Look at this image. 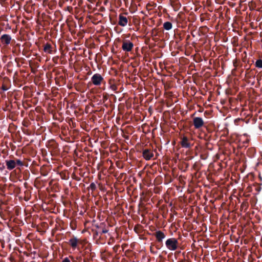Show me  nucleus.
I'll return each instance as SVG.
<instances>
[{
    "instance_id": "5",
    "label": "nucleus",
    "mask_w": 262,
    "mask_h": 262,
    "mask_svg": "<svg viewBox=\"0 0 262 262\" xmlns=\"http://www.w3.org/2000/svg\"><path fill=\"white\" fill-rule=\"evenodd\" d=\"M204 121L202 118L199 117L193 118V124L195 129H200L204 125Z\"/></svg>"
},
{
    "instance_id": "16",
    "label": "nucleus",
    "mask_w": 262,
    "mask_h": 262,
    "mask_svg": "<svg viewBox=\"0 0 262 262\" xmlns=\"http://www.w3.org/2000/svg\"><path fill=\"white\" fill-rule=\"evenodd\" d=\"M255 65L257 68H262V60L260 59H257L255 62Z\"/></svg>"
},
{
    "instance_id": "9",
    "label": "nucleus",
    "mask_w": 262,
    "mask_h": 262,
    "mask_svg": "<svg viewBox=\"0 0 262 262\" xmlns=\"http://www.w3.org/2000/svg\"><path fill=\"white\" fill-rule=\"evenodd\" d=\"M11 39V36L8 34H3L0 37V40L2 43L5 46L10 44Z\"/></svg>"
},
{
    "instance_id": "7",
    "label": "nucleus",
    "mask_w": 262,
    "mask_h": 262,
    "mask_svg": "<svg viewBox=\"0 0 262 262\" xmlns=\"http://www.w3.org/2000/svg\"><path fill=\"white\" fill-rule=\"evenodd\" d=\"M154 235L155 236L157 241L160 243H162L163 239L166 237L165 234L161 230L156 231L154 233Z\"/></svg>"
},
{
    "instance_id": "17",
    "label": "nucleus",
    "mask_w": 262,
    "mask_h": 262,
    "mask_svg": "<svg viewBox=\"0 0 262 262\" xmlns=\"http://www.w3.org/2000/svg\"><path fill=\"white\" fill-rule=\"evenodd\" d=\"M70 258H71L73 260V262H75V260L74 259V257L72 256H69V257H67L64 258L62 259L61 262H71Z\"/></svg>"
},
{
    "instance_id": "1",
    "label": "nucleus",
    "mask_w": 262,
    "mask_h": 262,
    "mask_svg": "<svg viewBox=\"0 0 262 262\" xmlns=\"http://www.w3.org/2000/svg\"><path fill=\"white\" fill-rule=\"evenodd\" d=\"M165 245L168 250L175 251L179 247V242L177 238H169L166 241Z\"/></svg>"
},
{
    "instance_id": "11",
    "label": "nucleus",
    "mask_w": 262,
    "mask_h": 262,
    "mask_svg": "<svg viewBox=\"0 0 262 262\" xmlns=\"http://www.w3.org/2000/svg\"><path fill=\"white\" fill-rule=\"evenodd\" d=\"M128 23V19L126 16L122 14L119 15V20L118 22V25L121 27H125L127 25Z\"/></svg>"
},
{
    "instance_id": "10",
    "label": "nucleus",
    "mask_w": 262,
    "mask_h": 262,
    "mask_svg": "<svg viewBox=\"0 0 262 262\" xmlns=\"http://www.w3.org/2000/svg\"><path fill=\"white\" fill-rule=\"evenodd\" d=\"M180 143L181 146L185 148H190L192 146V145L189 141L188 138L186 136H183V137L181 138V141Z\"/></svg>"
},
{
    "instance_id": "13",
    "label": "nucleus",
    "mask_w": 262,
    "mask_h": 262,
    "mask_svg": "<svg viewBox=\"0 0 262 262\" xmlns=\"http://www.w3.org/2000/svg\"><path fill=\"white\" fill-rule=\"evenodd\" d=\"M52 48L51 44L47 43L44 45L43 51L49 54L52 53Z\"/></svg>"
},
{
    "instance_id": "21",
    "label": "nucleus",
    "mask_w": 262,
    "mask_h": 262,
    "mask_svg": "<svg viewBox=\"0 0 262 262\" xmlns=\"http://www.w3.org/2000/svg\"><path fill=\"white\" fill-rule=\"evenodd\" d=\"M100 10H101V11H104L105 10V8L104 7H102V8H100Z\"/></svg>"
},
{
    "instance_id": "20",
    "label": "nucleus",
    "mask_w": 262,
    "mask_h": 262,
    "mask_svg": "<svg viewBox=\"0 0 262 262\" xmlns=\"http://www.w3.org/2000/svg\"><path fill=\"white\" fill-rule=\"evenodd\" d=\"M82 257H83V256H82V254H81L80 256H78V257H77V259L79 260H82Z\"/></svg>"
},
{
    "instance_id": "6",
    "label": "nucleus",
    "mask_w": 262,
    "mask_h": 262,
    "mask_svg": "<svg viewBox=\"0 0 262 262\" xmlns=\"http://www.w3.org/2000/svg\"><path fill=\"white\" fill-rule=\"evenodd\" d=\"M133 47V42L128 40H125L122 42V48L124 51L130 52L132 50Z\"/></svg>"
},
{
    "instance_id": "24",
    "label": "nucleus",
    "mask_w": 262,
    "mask_h": 262,
    "mask_svg": "<svg viewBox=\"0 0 262 262\" xmlns=\"http://www.w3.org/2000/svg\"><path fill=\"white\" fill-rule=\"evenodd\" d=\"M50 143H53L54 144H55V143L54 141H51V142H50Z\"/></svg>"
},
{
    "instance_id": "12",
    "label": "nucleus",
    "mask_w": 262,
    "mask_h": 262,
    "mask_svg": "<svg viewBox=\"0 0 262 262\" xmlns=\"http://www.w3.org/2000/svg\"><path fill=\"white\" fill-rule=\"evenodd\" d=\"M5 163H6V165L7 168L9 170H11L13 169L14 168H15V167H16L14 160L13 159L6 160L5 161Z\"/></svg>"
},
{
    "instance_id": "3",
    "label": "nucleus",
    "mask_w": 262,
    "mask_h": 262,
    "mask_svg": "<svg viewBox=\"0 0 262 262\" xmlns=\"http://www.w3.org/2000/svg\"><path fill=\"white\" fill-rule=\"evenodd\" d=\"M90 252L91 249L88 247H86L83 251H79L83 257V262H89L91 259H93V256H92V253Z\"/></svg>"
},
{
    "instance_id": "4",
    "label": "nucleus",
    "mask_w": 262,
    "mask_h": 262,
    "mask_svg": "<svg viewBox=\"0 0 262 262\" xmlns=\"http://www.w3.org/2000/svg\"><path fill=\"white\" fill-rule=\"evenodd\" d=\"M103 81V78L98 73L95 74L91 78V81L95 85H100Z\"/></svg>"
},
{
    "instance_id": "19",
    "label": "nucleus",
    "mask_w": 262,
    "mask_h": 262,
    "mask_svg": "<svg viewBox=\"0 0 262 262\" xmlns=\"http://www.w3.org/2000/svg\"><path fill=\"white\" fill-rule=\"evenodd\" d=\"M108 230L107 229H105V228L103 229L101 234H102V233H106L108 232Z\"/></svg>"
},
{
    "instance_id": "22",
    "label": "nucleus",
    "mask_w": 262,
    "mask_h": 262,
    "mask_svg": "<svg viewBox=\"0 0 262 262\" xmlns=\"http://www.w3.org/2000/svg\"><path fill=\"white\" fill-rule=\"evenodd\" d=\"M95 235H98V233L97 232H96V233H95Z\"/></svg>"
},
{
    "instance_id": "14",
    "label": "nucleus",
    "mask_w": 262,
    "mask_h": 262,
    "mask_svg": "<svg viewBox=\"0 0 262 262\" xmlns=\"http://www.w3.org/2000/svg\"><path fill=\"white\" fill-rule=\"evenodd\" d=\"M172 25L170 21H166L163 24V28L166 30H169L172 28Z\"/></svg>"
},
{
    "instance_id": "2",
    "label": "nucleus",
    "mask_w": 262,
    "mask_h": 262,
    "mask_svg": "<svg viewBox=\"0 0 262 262\" xmlns=\"http://www.w3.org/2000/svg\"><path fill=\"white\" fill-rule=\"evenodd\" d=\"M80 244H81V240L75 236H73L68 242V244L73 250L76 249L79 250V246Z\"/></svg>"
},
{
    "instance_id": "8",
    "label": "nucleus",
    "mask_w": 262,
    "mask_h": 262,
    "mask_svg": "<svg viewBox=\"0 0 262 262\" xmlns=\"http://www.w3.org/2000/svg\"><path fill=\"white\" fill-rule=\"evenodd\" d=\"M142 156L146 160H149L154 157V153L151 149L146 148L143 150Z\"/></svg>"
},
{
    "instance_id": "18",
    "label": "nucleus",
    "mask_w": 262,
    "mask_h": 262,
    "mask_svg": "<svg viewBox=\"0 0 262 262\" xmlns=\"http://www.w3.org/2000/svg\"><path fill=\"white\" fill-rule=\"evenodd\" d=\"M90 188L92 191H94L96 189V185L94 183H91L90 185Z\"/></svg>"
},
{
    "instance_id": "23",
    "label": "nucleus",
    "mask_w": 262,
    "mask_h": 262,
    "mask_svg": "<svg viewBox=\"0 0 262 262\" xmlns=\"http://www.w3.org/2000/svg\"><path fill=\"white\" fill-rule=\"evenodd\" d=\"M136 228H136V227H135V228H134V230H135V231H136Z\"/></svg>"
},
{
    "instance_id": "15",
    "label": "nucleus",
    "mask_w": 262,
    "mask_h": 262,
    "mask_svg": "<svg viewBox=\"0 0 262 262\" xmlns=\"http://www.w3.org/2000/svg\"><path fill=\"white\" fill-rule=\"evenodd\" d=\"M15 163L16 166H24V163L22 161L18 159L14 158L13 159Z\"/></svg>"
}]
</instances>
